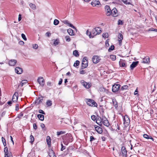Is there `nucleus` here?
Returning <instances> with one entry per match:
<instances>
[{
  "mask_svg": "<svg viewBox=\"0 0 157 157\" xmlns=\"http://www.w3.org/2000/svg\"><path fill=\"white\" fill-rule=\"evenodd\" d=\"M27 83V80H23L21 82V83L18 86H21V87H22L24 84Z\"/></svg>",
  "mask_w": 157,
  "mask_h": 157,
  "instance_id": "29",
  "label": "nucleus"
},
{
  "mask_svg": "<svg viewBox=\"0 0 157 157\" xmlns=\"http://www.w3.org/2000/svg\"><path fill=\"white\" fill-rule=\"evenodd\" d=\"M128 86L127 85H124L122 87H121V89L122 90H125L127 89H128Z\"/></svg>",
  "mask_w": 157,
  "mask_h": 157,
  "instance_id": "46",
  "label": "nucleus"
},
{
  "mask_svg": "<svg viewBox=\"0 0 157 157\" xmlns=\"http://www.w3.org/2000/svg\"><path fill=\"white\" fill-rule=\"evenodd\" d=\"M47 85L48 86H51V83L49 82H47Z\"/></svg>",
  "mask_w": 157,
  "mask_h": 157,
  "instance_id": "61",
  "label": "nucleus"
},
{
  "mask_svg": "<svg viewBox=\"0 0 157 157\" xmlns=\"http://www.w3.org/2000/svg\"><path fill=\"white\" fill-rule=\"evenodd\" d=\"M101 138L102 140L103 141H105V137H104V136H102L101 137Z\"/></svg>",
  "mask_w": 157,
  "mask_h": 157,
  "instance_id": "62",
  "label": "nucleus"
},
{
  "mask_svg": "<svg viewBox=\"0 0 157 157\" xmlns=\"http://www.w3.org/2000/svg\"><path fill=\"white\" fill-rule=\"evenodd\" d=\"M29 6L33 10H35L36 9V6L32 3H31L29 4Z\"/></svg>",
  "mask_w": 157,
  "mask_h": 157,
  "instance_id": "32",
  "label": "nucleus"
},
{
  "mask_svg": "<svg viewBox=\"0 0 157 157\" xmlns=\"http://www.w3.org/2000/svg\"><path fill=\"white\" fill-rule=\"evenodd\" d=\"M114 48V45H111L109 49V51L111 52V51L113 50Z\"/></svg>",
  "mask_w": 157,
  "mask_h": 157,
  "instance_id": "47",
  "label": "nucleus"
},
{
  "mask_svg": "<svg viewBox=\"0 0 157 157\" xmlns=\"http://www.w3.org/2000/svg\"><path fill=\"white\" fill-rule=\"evenodd\" d=\"M150 59L148 57H145L143 59L142 63H150Z\"/></svg>",
  "mask_w": 157,
  "mask_h": 157,
  "instance_id": "22",
  "label": "nucleus"
},
{
  "mask_svg": "<svg viewBox=\"0 0 157 157\" xmlns=\"http://www.w3.org/2000/svg\"><path fill=\"white\" fill-rule=\"evenodd\" d=\"M119 13L115 8H114L112 10L111 12V15L113 17H116L119 15Z\"/></svg>",
  "mask_w": 157,
  "mask_h": 157,
  "instance_id": "4",
  "label": "nucleus"
},
{
  "mask_svg": "<svg viewBox=\"0 0 157 157\" xmlns=\"http://www.w3.org/2000/svg\"><path fill=\"white\" fill-rule=\"evenodd\" d=\"M51 139L49 136H47L46 137V141L48 145H50L51 144Z\"/></svg>",
  "mask_w": 157,
  "mask_h": 157,
  "instance_id": "28",
  "label": "nucleus"
},
{
  "mask_svg": "<svg viewBox=\"0 0 157 157\" xmlns=\"http://www.w3.org/2000/svg\"><path fill=\"white\" fill-rule=\"evenodd\" d=\"M79 61L78 60H76L74 64V67H76L79 64Z\"/></svg>",
  "mask_w": 157,
  "mask_h": 157,
  "instance_id": "37",
  "label": "nucleus"
},
{
  "mask_svg": "<svg viewBox=\"0 0 157 157\" xmlns=\"http://www.w3.org/2000/svg\"><path fill=\"white\" fill-rule=\"evenodd\" d=\"M123 119L124 124V126L126 127L128 126L130 122V120L129 117L127 115H125L124 116Z\"/></svg>",
  "mask_w": 157,
  "mask_h": 157,
  "instance_id": "3",
  "label": "nucleus"
},
{
  "mask_svg": "<svg viewBox=\"0 0 157 157\" xmlns=\"http://www.w3.org/2000/svg\"><path fill=\"white\" fill-rule=\"evenodd\" d=\"M67 32L70 35L73 36L75 35L73 30L71 29H69L67 30Z\"/></svg>",
  "mask_w": 157,
  "mask_h": 157,
  "instance_id": "23",
  "label": "nucleus"
},
{
  "mask_svg": "<svg viewBox=\"0 0 157 157\" xmlns=\"http://www.w3.org/2000/svg\"><path fill=\"white\" fill-rule=\"evenodd\" d=\"M94 139H95L94 138L93 136H91L90 137V141H92L93 140H94Z\"/></svg>",
  "mask_w": 157,
  "mask_h": 157,
  "instance_id": "63",
  "label": "nucleus"
},
{
  "mask_svg": "<svg viewBox=\"0 0 157 157\" xmlns=\"http://www.w3.org/2000/svg\"><path fill=\"white\" fill-rule=\"evenodd\" d=\"M119 65L121 67H126V63L125 61L121 60L119 62Z\"/></svg>",
  "mask_w": 157,
  "mask_h": 157,
  "instance_id": "19",
  "label": "nucleus"
},
{
  "mask_svg": "<svg viewBox=\"0 0 157 157\" xmlns=\"http://www.w3.org/2000/svg\"><path fill=\"white\" fill-rule=\"evenodd\" d=\"M96 120V123L99 125L101 126L102 124V118L101 119L100 117L98 118Z\"/></svg>",
  "mask_w": 157,
  "mask_h": 157,
  "instance_id": "21",
  "label": "nucleus"
},
{
  "mask_svg": "<svg viewBox=\"0 0 157 157\" xmlns=\"http://www.w3.org/2000/svg\"><path fill=\"white\" fill-rule=\"evenodd\" d=\"M120 86V85L118 84H114L112 87V91L113 92H115L118 91Z\"/></svg>",
  "mask_w": 157,
  "mask_h": 157,
  "instance_id": "8",
  "label": "nucleus"
},
{
  "mask_svg": "<svg viewBox=\"0 0 157 157\" xmlns=\"http://www.w3.org/2000/svg\"><path fill=\"white\" fill-rule=\"evenodd\" d=\"M81 82L82 84L86 89L89 88L91 86L90 84L84 82L83 80L81 81Z\"/></svg>",
  "mask_w": 157,
  "mask_h": 157,
  "instance_id": "10",
  "label": "nucleus"
},
{
  "mask_svg": "<svg viewBox=\"0 0 157 157\" xmlns=\"http://www.w3.org/2000/svg\"><path fill=\"white\" fill-rule=\"evenodd\" d=\"M43 97H40L38 98L36 101V102L37 104H39L42 102V101L43 100Z\"/></svg>",
  "mask_w": 157,
  "mask_h": 157,
  "instance_id": "24",
  "label": "nucleus"
},
{
  "mask_svg": "<svg viewBox=\"0 0 157 157\" xmlns=\"http://www.w3.org/2000/svg\"><path fill=\"white\" fill-rule=\"evenodd\" d=\"M61 151H63L65 149L66 147L65 146H63V144L62 143H61Z\"/></svg>",
  "mask_w": 157,
  "mask_h": 157,
  "instance_id": "49",
  "label": "nucleus"
},
{
  "mask_svg": "<svg viewBox=\"0 0 157 157\" xmlns=\"http://www.w3.org/2000/svg\"><path fill=\"white\" fill-rule=\"evenodd\" d=\"M65 133V132L64 131H61L60 132H57V134L58 136H59L60 135L63 134Z\"/></svg>",
  "mask_w": 157,
  "mask_h": 157,
  "instance_id": "41",
  "label": "nucleus"
},
{
  "mask_svg": "<svg viewBox=\"0 0 157 157\" xmlns=\"http://www.w3.org/2000/svg\"><path fill=\"white\" fill-rule=\"evenodd\" d=\"M19 110V104H17L16 105V108L15 110L16 111H18Z\"/></svg>",
  "mask_w": 157,
  "mask_h": 157,
  "instance_id": "55",
  "label": "nucleus"
},
{
  "mask_svg": "<svg viewBox=\"0 0 157 157\" xmlns=\"http://www.w3.org/2000/svg\"><path fill=\"white\" fill-rule=\"evenodd\" d=\"M73 54L76 57H78L79 56L78 51L76 50H75L73 51Z\"/></svg>",
  "mask_w": 157,
  "mask_h": 157,
  "instance_id": "33",
  "label": "nucleus"
},
{
  "mask_svg": "<svg viewBox=\"0 0 157 157\" xmlns=\"http://www.w3.org/2000/svg\"><path fill=\"white\" fill-rule=\"evenodd\" d=\"M95 128L96 131L99 133H101L102 132V130L101 128L98 126H95Z\"/></svg>",
  "mask_w": 157,
  "mask_h": 157,
  "instance_id": "18",
  "label": "nucleus"
},
{
  "mask_svg": "<svg viewBox=\"0 0 157 157\" xmlns=\"http://www.w3.org/2000/svg\"><path fill=\"white\" fill-rule=\"evenodd\" d=\"M85 73V71L83 70H81L80 71V74H83Z\"/></svg>",
  "mask_w": 157,
  "mask_h": 157,
  "instance_id": "58",
  "label": "nucleus"
},
{
  "mask_svg": "<svg viewBox=\"0 0 157 157\" xmlns=\"http://www.w3.org/2000/svg\"><path fill=\"white\" fill-rule=\"evenodd\" d=\"M66 40L67 42H69L71 41L70 37L68 36H65Z\"/></svg>",
  "mask_w": 157,
  "mask_h": 157,
  "instance_id": "44",
  "label": "nucleus"
},
{
  "mask_svg": "<svg viewBox=\"0 0 157 157\" xmlns=\"http://www.w3.org/2000/svg\"><path fill=\"white\" fill-rule=\"evenodd\" d=\"M102 124L108 127L109 125V124L108 120L105 117H102Z\"/></svg>",
  "mask_w": 157,
  "mask_h": 157,
  "instance_id": "9",
  "label": "nucleus"
},
{
  "mask_svg": "<svg viewBox=\"0 0 157 157\" xmlns=\"http://www.w3.org/2000/svg\"><path fill=\"white\" fill-rule=\"evenodd\" d=\"M148 31H155L157 32V29H154L153 28H151L148 30Z\"/></svg>",
  "mask_w": 157,
  "mask_h": 157,
  "instance_id": "53",
  "label": "nucleus"
},
{
  "mask_svg": "<svg viewBox=\"0 0 157 157\" xmlns=\"http://www.w3.org/2000/svg\"><path fill=\"white\" fill-rule=\"evenodd\" d=\"M19 44H20V45H23L24 44V42L23 41H20L19 42Z\"/></svg>",
  "mask_w": 157,
  "mask_h": 157,
  "instance_id": "64",
  "label": "nucleus"
},
{
  "mask_svg": "<svg viewBox=\"0 0 157 157\" xmlns=\"http://www.w3.org/2000/svg\"><path fill=\"white\" fill-rule=\"evenodd\" d=\"M101 60L100 57L98 56H94L92 58V61L93 63H97L99 62Z\"/></svg>",
  "mask_w": 157,
  "mask_h": 157,
  "instance_id": "5",
  "label": "nucleus"
},
{
  "mask_svg": "<svg viewBox=\"0 0 157 157\" xmlns=\"http://www.w3.org/2000/svg\"><path fill=\"white\" fill-rule=\"evenodd\" d=\"M101 32V30L100 28L96 27L93 29L92 31V33L94 36L100 34Z\"/></svg>",
  "mask_w": 157,
  "mask_h": 157,
  "instance_id": "2",
  "label": "nucleus"
},
{
  "mask_svg": "<svg viewBox=\"0 0 157 157\" xmlns=\"http://www.w3.org/2000/svg\"><path fill=\"white\" fill-rule=\"evenodd\" d=\"M105 9L106 15L108 16L111 15V10L110 9V7L108 5H106L105 6Z\"/></svg>",
  "mask_w": 157,
  "mask_h": 157,
  "instance_id": "7",
  "label": "nucleus"
},
{
  "mask_svg": "<svg viewBox=\"0 0 157 157\" xmlns=\"http://www.w3.org/2000/svg\"><path fill=\"white\" fill-rule=\"evenodd\" d=\"M82 63H86L88 64V61L87 57H84L83 58L82 60Z\"/></svg>",
  "mask_w": 157,
  "mask_h": 157,
  "instance_id": "34",
  "label": "nucleus"
},
{
  "mask_svg": "<svg viewBox=\"0 0 157 157\" xmlns=\"http://www.w3.org/2000/svg\"><path fill=\"white\" fill-rule=\"evenodd\" d=\"M143 137L147 139H151L154 141V139L150 136H149L147 134H145L143 135Z\"/></svg>",
  "mask_w": 157,
  "mask_h": 157,
  "instance_id": "25",
  "label": "nucleus"
},
{
  "mask_svg": "<svg viewBox=\"0 0 157 157\" xmlns=\"http://www.w3.org/2000/svg\"><path fill=\"white\" fill-rule=\"evenodd\" d=\"M15 73L18 74H21L23 72L22 69L21 68L19 67H16L15 69Z\"/></svg>",
  "mask_w": 157,
  "mask_h": 157,
  "instance_id": "16",
  "label": "nucleus"
},
{
  "mask_svg": "<svg viewBox=\"0 0 157 157\" xmlns=\"http://www.w3.org/2000/svg\"><path fill=\"white\" fill-rule=\"evenodd\" d=\"M21 37L22 38L25 40H27V38L25 35L23 33H22L21 35Z\"/></svg>",
  "mask_w": 157,
  "mask_h": 157,
  "instance_id": "48",
  "label": "nucleus"
},
{
  "mask_svg": "<svg viewBox=\"0 0 157 157\" xmlns=\"http://www.w3.org/2000/svg\"><path fill=\"white\" fill-rule=\"evenodd\" d=\"M102 37L104 38H107L108 37L109 35L107 33H103L102 35Z\"/></svg>",
  "mask_w": 157,
  "mask_h": 157,
  "instance_id": "35",
  "label": "nucleus"
},
{
  "mask_svg": "<svg viewBox=\"0 0 157 157\" xmlns=\"http://www.w3.org/2000/svg\"><path fill=\"white\" fill-rule=\"evenodd\" d=\"M59 23V21L57 19H55L54 21V24L55 25H57Z\"/></svg>",
  "mask_w": 157,
  "mask_h": 157,
  "instance_id": "39",
  "label": "nucleus"
},
{
  "mask_svg": "<svg viewBox=\"0 0 157 157\" xmlns=\"http://www.w3.org/2000/svg\"><path fill=\"white\" fill-rule=\"evenodd\" d=\"M85 101L87 104L89 106L92 107H96L97 105V104L94 100L90 99H85Z\"/></svg>",
  "mask_w": 157,
  "mask_h": 157,
  "instance_id": "1",
  "label": "nucleus"
},
{
  "mask_svg": "<svg viewBox=\"0 0 157 157\" xmlns=\"http://www.w3.org/2000/svg\"><path fill=\"white\" fill-rule=\"evenodd\" d=\"M39 112L40 113L42 114H45V113L42 109H40L39 111Z\"/></svg>",
  "mask_w": 157,
  "mask_h": 157,
  "instance_id": "54",
  "label": "nucleus"
},
{
  "mask_svg": "<svg viewBox=\"0 0 157 157\" xmlns=\"http://www.w3.org/2000/svg\"><path fill=\"white\" fill-rule=\"evenodd\" d=\"M52 101H51L50 100H48L47 101L46 105L47 106H50L52 105Z\"/></svg>",
  "mask_w": 157,
  "mask_h": 157,
  "instance_id": "31",
  "label": "nucleus"
},
{
  "mask_svg": "<svg viewBox=\"0 0 157 157\" xmlns=\"http://www.w3.org/2000/svg\"><path fill=\"white\" fill-rule=\"evenodd\" d=\"M21 19V15L19 14L18 16V20L19 21H20Z\"/></svg>",
  "mask_w": 157,
  "mask_h": 157,
  "instance_id": "60",
  "label": "nucleus"
},
{
  "mask_svg": "<svg viewBox=\"0 0 157 157\" xmlns=\"http://www.w3.org/2000/svg\"><path fill=\"white\" fill-rule=\"evenodd\" d=\"M37 117L41 121H43L44 119V116L42 114H39L37 115Z\"/></svg>",
  "mask_w": 157,
  "mask_h": 157,
  "instance_id": "27",
  "label": "nucleus"
},
{
  "mask_svg": "<svg viewBox=\"0 0 157 157\" xmlns=\"http://www.w3.org/2000/svg\"><path fill=\"white\" fill-rule=\"evenodd\" d=\"M123 39V36L121 34L119 33L118 35V40L119 41V45L121 46V45L122 44V40Z\"/></svg>",
  "mask_w": 157,
  "mask_h": 157,
  "instance_id": "15",
  "label": "nucleus"
},
{
  "mask_svg": "<svg viewBox=\"0 0 157 157\" xmlns=\"http://www.w3.org/2000/svg\"><path fill=\"white\" fill-rule=\"evenodd\" d=\"M8 151L7 147H5L4 148V153H6V152H7Z\"/></svg>",
  "mask_w": 157,
  "mask_h": 157,
  "instance_id": "59",
  "label": "nucleus"
},
{
  "mask_svg": "<svg viewBox=\"0 0 157 157\" xmlns=\"http://www.w3.org/2000/svg\"><path fill=\"white\" fill-rule=\"evenodd\" d=\"M113 102L115 108H117L118 107L117 103L115 99H113Z\"/></svg>",
  "mask_w": 157,
  "mask_h": 157,
  "instance_id": "30",
  "label": "nucleus"
},
{
  "mask_svg": "<svg viewBox=\"0 0 157 157\" xmlns=\"http://www.w3.org/2000/svg\"><path fill=\"white\" fill-rule=\"evenodd\" d=\"M18 93L17 92H15L13 94L12 97V101L16 102L18 100Z\"/></svg>",
  "mask_w": 157,
  "mask_h": 157,
  "instance_id": "11",
  "label": "nucleus"
},
{
  "mask_svg": "<svg viewBox=\"0 0 157 157\" xmlns=\"http://www.w3.org/2000/svg\"><path fill=\"white\" fill-rule=\"evenodd\" d=\"M30 142L32 144L33 142L34 141V137L32 135H31L30 136Z\"/></svg>",
  "mask_w": 157,
  "mask_h": 157,
  "instance_id": "36",
  "label": "nucleus"
},
{
  "mask_svg": "<svg viewBox=\"0 0 157 157\" xmlns=\"http://www.w3.org/2000/svg\"><path fill=\"white\" fill-rule=\"evenodd\" d=\"M100 4V2L97 0H93L91 2V5L93 7L97 6V5Z\"/></svg>",
  "mask_w": 157,
  "mask_h": 157,
  "instance_id": "13",
  "label": "nucleus"
},
{
  "mask_svg": "<svg viewBox=\"0 0 157 157\" xmlns=\"http://www.w3.org/2000/svg\"><path fill=\"white\" fill-rule=\"evenodd\" d=\"M17 60L15 59H11L9 61V64L10 66H14L16 63Z\"/></svg>",
  "mask_w": 157,
  "mask_h": 157,
  "instance_id": "17",
  "label": "nucleus"
},
{
  "mask_svg": "<svg viewBox=\"0 0 157 157\" xmlns=\"http://www.w3.org/2000/svg\"><path fill=\"white\" fill-rule=\"evenodd\" d=\"M86 34L87 36H88L90 38H93L94 37L93 35H92V32L89 31V30H87L86 31Z\"/></svg>",
  "mask_w": 157,
  "mask_h": 157,
  "instance_id": "26",
  "label": "nucleus"
},
{
  "mask_svg": "<svg viewBox=\"0 0 157 157\" xmlns=\"http://www.w3.org/2000/svg\"><path fill=\"white\" fill-rule=\"evenodd\" d=\"M88 65V64H87L86 63H82V69H84V68H86V67H87Z\"/></svg>",
  "mask_w": 157,
  "mask_h": 157,
  "instance_id": "38",
  "label": "nucleus"
},
{
  "mask_svg": "<svg viewBox=\"0 0 157 157\" xmlns=\"http://www.w3.org/2000/svg\"><path fill=\"white\" fill-rule=\"evenodd\" d=\"M59 40L56 39L54 41L53 44L55 46H56L58 45L59 44Z\"/></svg>",
  "mask_w": 157,
  "mask_h": 157,
  "instance_id": "40",
  "label": "nucleus"
},
{
  "mask_svg": "<svg viewBox=\"0 0 157 157\" xmlns=\"http://www.w3.org/2000/svg\"><path fill=\"white\" fill-rule=\"evenodd\" d=\"M5 157H8L9 156H10L11 155H12L11 153H9L8 151L6 153H5Z\"/></svg>",
  "mask_w": 157,
  "mask_h": 157,
  "instance_id": "43",
  "label": "nucleus"
},
{
  "mask_svg": "<svg viewBox=\"0 0 157 157\" xmlns=\"http://www.w3.org/2000/svg\"><path fill=\"white\" fill-rule=\"evenodd\" d=\"M91 119L93 121H95L96 120V117L94 115H92L91 116Z\"/></svg>",
  "mask_w": 157,
  "mask_h": 157,
  "instance_id": "50",
  "label": "nucleus"
},
{
  "mask_svg": "<svg viewBox=\"0 0 157 157\" xmlns=\"http://www.w3.org/2000/svg\"><path fill=\"white\" fill-rule=\"evenodd\" d=\"M37 82L41 86H43L45 84V81L43 77H40L37 80Z\"/></svg>",
  "mask_w": 157,
  "mask_h": 157,
  "instance_id": "6",
  "label": "nucleus"
},
{
  "mask_svg": "<svg viewBox=\"0 0 157 157\" xmlns=\"http://www.w3.org/2000/svg\"><path fill=\"white\" fill-rule=\"evenodd\" d=\"M23 115V114L22 113H21L18 116V117L19 118H21Z\"/></svg>",
  "mask_w": 157,
  "mask_h": 157,
  "instance_id": "56",
  "label": "nucleus"
},
{
  "mask_svg": "<svg viewBox=\"0 0 157 157\" xmlns=\"http://www.w3.org/2000/svg\"><path fill=\"white\" fill-rule=\"evenodd\" d=\"M139 63L138 61L133 62L130 66V68L131 69H133L136 67Z\"/></svg>",
  "mask_w": 157,
  "mask_h": 157,
  "instance_id": "20",
  "label": "nucleus"
},
{
  "mask_svg": "<svg viewBox=\"0 0 157 157\" xmlns=\"http://www.w3.org/2000/svg\"><path fill=\"white\" fill-rule=\"evenodd\" d=\"M63 22L65 24H66L68 25L69 26L75 29H76V28L72 24L69 23V21L67 20H65L63 21Z\"/></svg>",
  "mask_w": 157,
  "mask_h": 157,
  "instance_id": "14",
  "label": "nucleus"
},
{
  "mask_svg": "<svg viewBox=\"0 0 157 157\" xmlns=\"http://www.w3.org/2000/svg\"><path fill=\"white\" fill-rule=\"evenodd\" d=\"M110 58L113 60H115L116 59V56L114 55H111L110 56Z\"/></svg>",
  "mask_w": 157,
  "mask_h": 157,
  "instance_id": "42",
  "label": "nucleus"
},
{
  "mask_svg": "<svg viewBox=\"0 0 157 157\" xmlns=\"http://www.w3.org/2000/svg\"><path fill=\"white\" fill-rule=\"evenodd\" d=\"M38 47V46L37 44H35L33 45V48L35 49H37Z\"/></svg>",
  "mask_w": 157,
  "mask_h": 157,
  "instance_id": "45",
  "label": "nucleus"
},
{
  "mask_svg": "<svg viewBox=\"0 0 157 157\" xmlns=\"http://www.w3.org/2000/svg\"><path fill=\"white\" fill-rule=\"evenodd\" d=\"M33 127L35 130L37 129V126L36 123H34L33 124Z\"/></svg>",
  "mask_w": 157,
  "mask_h": 157,
  "instance_id": "57",
  "label": "nucleus"
},
{
  "mask_svg": "<svg viewBox=\"0 0 157 157\" xmlns=\"http://www.w3.org/2000/svg\"><path fill=\"white\" fill-rule=\"evenodd\" d=\"M118 25H122L123 24V21L120 20H118Z\"/></svg>",
  "mask_w": 157,
  "mask_h": 157,
  "instance_id": "52",
  "label": "nucleus"
},
{
  "mask_svg": "<svg viewBox=\"0 0 157 157\" xmlns=\"http://www.w3.org/2000/svg\"><path fill=\"white\" fill-rule=\"evenodd\" d=\"M121 152L123 157H126L127 155V151L124 147H122L121 148Z\"/></svg>",
  "mask_w": 157,
  "mask_h": 157,
  "instance_id": "12",
  "label": "nucleus"
},
{
  "mask_svg": "<svg viewBox=\"0 0 157 157\" xmlns=\"http://www.w3.org/2000/svg\"><path fill=\"white\" fill-rule=\"evenodd\" d=\"M45 35L48 37H49L51 35V33L49 32H47L45 33Z\"/></svg>",
  "mask_w": 157,
  "mask_h": 157,
  "instance_id": "51",
  "label": "nucleus"
}]
</instances>
